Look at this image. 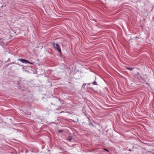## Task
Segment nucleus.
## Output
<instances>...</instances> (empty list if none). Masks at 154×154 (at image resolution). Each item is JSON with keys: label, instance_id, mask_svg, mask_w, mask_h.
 <instances>
[{"label": "nucleus", "instance_id": "9", "mask_svg": "<svg viewBox=\"0 0 154 154\" xmlns=\"http://www.w3.org/2000/svg\"><path fill=\"white\" fill-rule=\"evenodd\" d=\"M105 149V150H106V151H108V152H109V150H107V149Z\"/></svg>", "mask_w": 154, "mask_h": 154}, {"label": "nucleus", "instance_id": "11", "mask_svg": "<svg viewBox=\"0 0 154 154\" xmlns=\"http://www.w3.org/2000/svg\"><path fill=\"white\" fill-rule=\"evenodd\" d=\"M85 85V84H84L83 85Z\"/></svg>", "mask_w": 154, "mask_h": 154}, {"label": "nucleus", "instance_id": "3", "mask_svg": "<svg viewBox=\"0 0 154 154\" xmlns=\"http://www.w3.org/2000/svg\"><path fill=\"white\" fill-rule=\"evenodd\" d=\"M126 68L128 69L129 70H130V71H132L134 69V68H130V67H126Z\"/></svg>", "mask_w": 154, "mask_h": 154}, {"label": "nucleus", "instance_id": "12", "mask_svg": "<svg viewBox=\"0 0 154 154\" xmlns=\"http://www.w3.org/2000/svg\"><path fill=\"white\" fill-rule=\"evenodd\" d=\"M0 39H1L0 38Z\"/></svg>", "mask_w": 154, "mask_h": 154}, {"label": "nucleus", "instance_id": "8", "mask_svg": "<svg viewBox=\"0 0 154 154\" xmlns=\"http://www.w3.org/2000/svg\"><path fill=\"white\" fill-rule=\"evenodd\" d=\"M129 151H132V149H129Z\"/></svg>", "mask_w": 154, "mask_h": 154}, {"label": "nucleus", "instance_id": "6", "mask_svg": "<svg viewBox=\"0 0 154 154\" xmlns=\"http://www.w3.org/2000/svg\"><path fill=\"white\" fill-rule=\"evenodd\" d=\"M92 83L94 85H97V83L96 82H95V81H94V82H93Z\"/></svg>", "mask_w": 154, "mask_h": 154}, {"label": "nucleus", "instance_id": "10", "mask_svg": "<svg viewBox=\"0 0 154 154\" xmlns=\"http://www.w3.org/2000/svg\"><path fill=\"white\" fill-rule=\"evenodd\" d=\"M88 84L89 85H90V83H88Z\"/></svg>", "mask_w": 154, "mask_h": 154}, {"label": "nucleus", "instance_id": "5", "mask_svg": "<svg viewBox=\"0 0 154 154\" xmlns=\"http://www.w3.org/2000/svg\"><path fill=\"white\" fill-rule=\"evenodd\" d=\"M72 137H70L67 140L69 141V142H71V140H72Z\"/></svg>", "mask_w": 154, "mask_h": 154}, {"label": "nucleus", "instance_id": "1", "mask_svg": "<svg viewBox=\"0 0 154 154\" xmlns=\"http://www.w3.org/2000/svg\"><path fill=\"white\" fill-rule=\"evenodd\" d=\"M18 60L21 61L23 63H28L32 64H33L32 63L28 61V60L23 59H19Z\"/></svg>", "mask_w": 154, "mask_h": 154}, {"label": "nucleus", "instance_id": "7", "mask_svg": "<svg viewBox=\"0 0 154 154\" xmlns=\"http://www.w3.org/2000/svg\"><path fill=\"white\" fill-rule=\"evenodd\" d=\"M62 131L61 130H59L58 131L59 133H60V132H61Z\"/></svg>", "mask_w": 154, "mask_h": 154}, {"label": "nucleus", "instance_id": "4", "mask_svg": "<svg viewBox=\"0 0 154 154\" xmlns=\"http://www.w3.org/2000/svg\"><path fill=\"white\" fill-rule=\"evenodd\" d=\"M58 51H59L60 54H61V49H56Z\"/></svg>", "mask_w": 154, "mask_h": 154}, {"label": "nucleus", "instance_id": "2", "mask_svg": "<svg viewBox=\"0 0 154 154\" xmlns=\"http://www.w3.org/2000/svg\"><path fill=\"white\" fill-rule=\"evenodd\" d=\"M52 44L53 45L54 48H59V45L58 44L53 43Z\"/></svg>", "mask_w": 154, "mask_h": 154}]
</instances>
